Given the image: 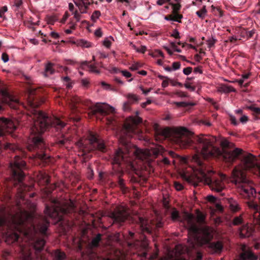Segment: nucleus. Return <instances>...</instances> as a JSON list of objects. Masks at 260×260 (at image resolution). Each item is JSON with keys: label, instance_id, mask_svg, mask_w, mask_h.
<instances>
[{"label": "nucleus", "instance_id": "1", "mask_svg": "<svg viewBox=\"0 0 260 260\" xmlns=\"http://www.w3.org/2000/svg\"><path fill=\"white\" fill-rule=\"evenodd\" d=\"M36 91V88L30 87L28 89L29 105L31 108V113L33 115L34 123L30 128L31 135H40L46 131L50 126L55 127L57 128H61L64 127L66 123L62 122L58 118L52 119L49 117L41 111H38L36 108L38 105L32 101L31 96L34 95ZM32 144L28 146L29 150L34 148L40 149V152L37 153V156L40 159L46 160L50 157L43 151L45 144L42 138L39 136L32 138Z\"/></svg>", "mask_w": 260, "mask_h": 260}, {"label": "nucleus", "instance_id": "2", "mask_svg": "<svg viewBox=\"0 0 260 260\" xmlns=\"http://www.w3.org/2000/svg\"><path fill=\"white\" fill-rule=\"evenodd\" d=\"M192 160L196 162L200 167L194 172V175L187 176L185 173L181 175V177L188 183H192L194 186L198 185V182H204L209 186L211 189L217 192H221L225 188V185L219 179H215L212 181L211 179L212 171H208L206 172L203 168V162L198 154H196L192 156Z\"/></svg>", "mask_w": 260, "mask_h": 260}, {"label": "nucleus", "instance_id": "3", "mask_svg": "<svg viewBox=\"0 0 260 260\" xmlns=\"http://www.w3.org/2000/svg\"><path fill=\"white\" fill-rule=\"evenodd\" d=\"M188 130L184 127L170 128L166 127L164 128H158L155 130V137L162 136L165 138L170 137H174V142L178 144L182 148H186L191 144L192 141L185 136Z\"/></svg>", "mask_w": 260, "mask_h": 260}, {"label": "nucleus", "instance_id": "4", "mask_svg": "<svg viewBox=\"0 0 260 260\" xmlns=\"http://www.w3.org/2000/svg\"><path fill=\"white\" fill-rule=\"evenodd\" d=\"M217 138L210 135L201 134L195 138L199 147L200 154L204 159L217 157L221 154L220 149L215 146Z\"/></svg>", "mask_w": 260, "mask_h": 260}, {"label": "nucleus", "instance_id": "5", "mask_svg": "<svg viewBox=\"0 0 260 260\" xmlns=\"http://www.w3.org/2000/svg\"><path fill=\"white\" fill-rule=\"evenodd\" d=\"M30 216L26 211H21L16 214L13 217L12 223L9 226V231L6 233V242L10 244L16 242L19 238L17 232L24 235L25 226L22 217L27 220H30Z\"/></svg>", "mask_w": 260, "mask_h": 260}, {"label": "nucleus", "instance_id": "6", "mask_svg": "<svg viewBox=\"0 0 260 260\" xmlns=\"http://www.w3.org/2000/svg\"><path fill=\"white\" fill-rule=\"evenodd\" d=\"M74 209V206L72 202H70L68 204L61 205V204L54 200L51 203L50 206H47L45 210V214L52 218L60 221L63 214L72 212Z\"/></svg>", "mask_w": 260, "mask_h": 260}, {"label": "nucleus", "instance_id": "7", "mask_svg": "<svg viewBox=\"0 0 260 260\" xmlns=\"http://www.w3.org/2000/svg\"><path fill=\"white\" fill-rule=\"evenodd\" d=\"M30 216H31L30 220L25 219L22 217L24 220V224L25 226V231H24V236H28L31 237L33 235H36L39 233L43 236H47V230L50 225V222L46 218L42 219L35 227L32 224L33 217L31 214L26 211Z\"/></svg>", "mask_w": 260, "mask_h": 260}, {"label": "nucleus", "instance_id": "8", "mask_svg": "<svg viewBox=\"0 0 260 260\" xmlns=\"http://www.w3.org/2000/svg\"><path fill=\"white\" fill-rule=\"evenodd\" d=\"M232 178L233 179L232 182L237 185L240 191H243L246 193H249V191L253 194L255 193V189L251 186H247L251 181L246 177L245 173L241 169L239 166L235 167L232 173Z\"/></svg>", "mask_w": 260, "mask_h": 260}, {"label": "nucleus", "instance_id": "9", "mask_svg": "<svg viewBox=\"0 0 260 260\" xmlns=\"http://www.w3.org/2000/svg\"><path fill=\"white\" fill-rule=\"evenodd\" d=\"M139 111H136L135 115L130 116L125 120L123 131L129 136L132 134H138L139 132V126L142 123L143 120L139 116Z\"/></svg>", "mask_w": 260, "mask_h": 260}, {"label": "nucleus", "instance_id": "10", "mask_svg": "<svg viewBox=\"0 0 260 260\" xmlns=\"http://www.w3.org/2000/svg\"><path fill=\"white\" fill-rule=\"evenodd\" d=\"M10 165L14 180H18L21 183L24 177L22 170L25 166V162L20 157L16 155L13 162H11Z\"/></svg>", "mask_w": 260, "mask_h": 260}, {"label": "nucleus", "instance_id": "11", "mask_svg": "<svg viewBox=\"0 0 260 260\" xmlns=\"http://www.w3.org/2000/svg\"><path fill=\"white\" fill-rule=\"evenodd\" d=\"M16 128L15 124L11 120L4 117L0 118V150L3 147L1 142L3 135L5 133H12Z\"/></svg>", "mask_w": 260, "mask_h": 260}, {"label": "nucleus", "instance_id": "12", "mask_svg": "<svg viewBox=\"0 0 260 260\" xmlns=\"http://www.w3.org/2000/svg\"><path fill=\"white\" fill-rule=\"evenodd\" d=\"M0 101L14 109H17L19 105L17 98L10 94L6 89H0Z\"/></svg>", "mask_w": 260, "mask_h": 260}, {"label": "nucleus", "instance_id": "13", "mask_svg": "<svg viewBox=\"0 0 260 260\" xmlns=\"http://www.w3.org/2000/svg\"><path fill=\"white\" fill-rule=\"evenodd\" d=\"M255 156L251 153H247L243 156L241 159V166L244 170H251L255 168L257 163Z\"/></svg>", "mask_w": 260, "mask_h": 260}, {"label": "nucleus", "instance_id": "14", "mask_svg": "<svg viewBox=\"0 0 260 260\" xmlns=\"http://www.w3.org/2000/svg\"><path fill=\"white\" fill-rule=\"evenodd\" d=\"M89 141L91 145L89 151L97 150L102 152L106 151V149L103 141L98 139L94 135L90 136Z\"/></svg>", "mask_w": 260, "mask_h": 260}, {"label": "nucleus", "instance_id": "15", "mask_svg": "<svg viewBox=\"0 0 260 260\" xmlns=\"http://www.w3.org/2000/svg\"><path fill=\"white\" fill-rule=\"evenodd\" d=\"M114 108L107 104H96L91 110L92 115H95L96 113H100L102 115H105L113 112Z\"/></svg>", "mask_w": 260, "mask_h": 260}, {"label": "nucleus", "instance_id": "16", "mask_svg": "<svg viewBox=\"0 0 260 260\" xmlns=\"http://www.w3.org/2000/svg\"><path fill=\"white\" fill-rule=\"evenodd\" d=\"M243 150L241 148H236L233 150H224L221 152L225 161L227 162H233L235 161L238 156L242 154Z\"/></svg>", "mask_w": 260, "mask_h": 260}, {"label": "nucleus", "instance_id": "17", "mask_svg": "<svg viewBox=\"0 0 260 260\" xmlns=\"http://www.w3.org/2000/svg\"><path fill=\"white\" fill-rule=\"evenodd\" d=\"M128 213L126 209L123 207H119L117 208L111 214V217L114 218V220L118 222H123L127 218Z\"/></svg>", "mask_w": 260, "mask_h": 260}, {"label": "nucleus", "instance_id": "18", "mask_svg": "<svg viewBox=\"0 0 260 260\" xmlns=\"http://www.w3.org/2000/svg\"><path fill=\"white\" fill-rule=\"evenodd\" d=\"M29 243L32 244L33 248L37 250L40 251L43 249L45 244V241L42 238H37L36 235H33L31 237L28 236H24Z\"/></svg>", "mask_w": 260, "mask_h": 260}, {"label": "nucleus", "instance_id": "19", "mask_svg": "<svg viewBox=\"0 0 260 260\" xmlns=\"http://www.w3.org/2000/svg\"><path fill=\"white\" fill-rule=\"evenodd\" d=\"M194 216L192 214L185 213L184 215V219L187 221V223L189 224L188 231L189 233H192L194 234H198L200 229L198 226L193 223Z\"/></svg>", "mask_w": 260, "mask_h": 260}, {"label": "nucleus", "instance_id": "20", "mask_svg": "<svg viewBox=\"0 0 260 260\" xmlns=\"http://www.w3.org/2000/svg\"><path fill=\"white\" fill-rule=\"evenodd\" d=\"M81 13H86L89 6L93 4V0H73Z\"/></svg>", "mask_w": 260, "mask_h": 260}, {"label": "nucleus", "instance_id": "21", "mask_svg": "<svg viewBox=\"0 0 260 260\" xmlns=\"http://www.w3.org/2000/svg\"><path fill=\"white\" fill-rule=\"evenodd\" d=\"M244 247L242 248V250L243 251L240 254V257L241 260H257L258 257L257 255H255L251 250H245L244 249Z\"/></svg>", "mask_w": 260, "mask_h": 260}, {"label": "nucleus", "instance_id": "22", "mask_svg": "<svg viewBox=\"0 0 260 260\" xmlns=\"http://www.w3.org/2000/svg\"><path fill=\"white\" fill-rule=\"evenodd\" d=\"M253 229L248 225H243L239 230L240 237L245 238L250 237L253 233Z\"/></svg>", "mask_w": 260, "mask_h": 260}, {"label": "nucleus", "instance_id": "23", "mask_svg": "<svg viewBox=\"0 0 260 260\" xmlns=\"http://www.w3.org/2000/svg\"><path fill=\"white\" fill-rule=\"evenodd\" d=\"M217 91L221 93H229L236 92V90L232 86L221 84L217 87Z\"/></svg>", "mask_w": 260, "mask_h": 260}, {"label": "nucleus", "instance_id": "24", "mask_svg": "<svg viewBox=\"0 0 260 260\" xmlns=\"http://www.w3.org/2000/svg\"><path fill=\"white\" fill-rule=\"evenodd\" d=\"M139 222L141 231L143 233H151V231L150 229L149 225L148 224L147 220L143 217H139Z\"/></svg>", "mask_w": 260, "mask_h": 260}, {"label": "nucleus", "instance_id": "25", "mask_svg": "<svg viewBox=\"0 0 260 260\" xmlns=\"http://www.w3.org/2000/svg\"><path fill=\"white\" fill-rule=\"evenodd\" d=\"M208 247L214 252L221 251L223 248V244L220 241L213 242L209 243Z\"/></svg>", "mask_w": 260, "mask_h": 260}, {"label": "nucleus", "instance_id": "26", "mask_svg": "<svg viewBox=\"0 0 260 260\" xmlns=\"http://www.w3.org/2000/svg\"><path fill=\"white\" fill-rule=\"evenodd\" d=\"M54 66V64L50 62H48L45 64V68L43 73L44 76L48 77L54 73L55 70L53 68Z\"/></svg>", "mask_w": 260, "mask_h": 260}, {"label": "nucleus", "instance_id": "27", "mask_svg": "<svg viewBox=\"0 0 260 260\" xmlns=\"http://www.w3.org/2000/svg\"><path fill=\"white\" fill-rule=\"evenodd\" d=\"M21 252L22 255L23 260H32L31 255V252L29 249H28L26 246L22 245L21 246Z\"/></svg>", "mask_w": 260, "mask_h": 260}, {"label": "nucleus", "instance_id": "28", "mask_svg": "<svg viewBox=\"0 0 260 260\" xmlns=\"http://www.w3.org/2000/svg\"><path fill=\"white\" fill-rule=\"evenodd\" d=\"M123 159V152L119 149L115 153L113 160V164H120Z\"/></svg>", "mask_w": 260, "mask_h": 260}, {"label": "nucleus", "instance_id": "29", "mask_svg": "<svg viewBox=\"0 0 260 260\" xmlns=\"http://www.w3.org/2000/svg\"><path fill=\"white\" fill-rule=\"evenodd\" d=\"M53 260H65L66 253L59 249L55 250L52 254Z\"/></svg>", "mask_w": 260, "mask_h": 260}, {"label": "nucleus", "instance_id": "30", "mask_svg": "<svg viewBox=\"0 0 260 260\" xmlns=\"http://www.w3.org/2000/svg\"><path fill=\"white\" fill-rule=\"evenodd\" d=\"M71 109L73 112H74L76 109H77L79 108L78 106H77L78 104H79L80 102V99L79 97L77 96H73L71 100Z\"/></svg>", "mask_w": 260, "mask_h": 260}, {"label": "nucleus", "instance_id": "31", "mask_svg": "<svg viewBox=\"0 0 260 260\" xmlns=\"http://www.w3.org/2000/svg\"><path fill=\"white\" fill-rule=\"evenodd\" d=\"M76 43L77 46L82 48H89L92 46L90 42L83 39L77 40Z\"/></svg>", "mask_w": 260, "mask_h": 260}, {"label": "nucleus", "instance_id": "32", "mask_svg": "<svg viewBox=\"0 0 260 260\" xmlns=\"http://www.w3.org/2000/svg\"><path fill=\"white\" fill-rule=\"evenodd\" d=\"M204 236L201 238V243L205 244L209 242L211 239V236L210 233L206 230H204L203 232Z\"/></svg>", "mask_w": 260, "mask_h": 260}, {"label": "nucleus", "instance_id": "33", "mask_svg": "<svg viewBox=\"0 0 260 260\" xmlns=\"http://www.w3.org/2000/svg\"><path fill=\"white\" fill-rule=\"evenodd\" d=\"M220 145L222 148V152H224V150H227V148L231 147L232 146H233L234 144L232 143H230L225 139H222L220 142Z\"/></svg>", "mask_w": 260, "mask_h": 260}, {"label": "nucleus", "instance_id": "34", "mask_svg": "<svg viewBox=\"0 0 260 260\" xmlns=\"http://www.w3.org/2000/svg\"><path fill=\"white\" fill-rule=\"evenodd\" d=\"M84 66H87L89 68V71L92 73L99 74V71L96 69V67L93 65H88V62L87 61H83L81 63V68L84 69Z\"/></svg>", "mask_w": 260, "mask_h": 260}, {"label": "nucleus", "instance_id": "35", "mask_svg": "<svg viewBox=\"0 0 260 260\" xmlns=\"http://www.w3.org/2000/svg\"><path fill=\"white\" fill-rule=\"evenodd\" d=\"M253 222L254 224L260 225V212L258 210L254 211L253 213Z\"/></svg>", "mask_w": 260, "mask_h": 260}, {"label": "nucleus", "instance_id": "36", "mask_svg": "<svg viewBox=\"0 0 260 260\" xmlns=\"http://www.w3.org/2000/svg\"><path fill=\"white\" fill-rule=\"evenodd\" d=\"M197 213V217H196V220L197 222L199 223H202L204 222L205 216L200 212L199 210H197L196 212Z\"/></svg>", "mask_w": 260, "mask_h": 260}, {"label": "nucleus", "instance_id": "37", "mask_svg": "<svg viewBox=\"0 0 260 260\" xmlns=\"http://www.w3.org/2000/svg\"><path fill=\"white\" fill-rule=\"evenodd\" d=\"M230 207L231 210L234 212H236L239 209L238 204L232 199L230 200Z\"/></svg>", "mask_w": 260, "mask_h": 260}, {"label": "nucleus", "instance_id": "38", "mask_svg": "<svg viewBox=\"0 0 260 260\" xmlns=\"http://www.w3.org/2000/svg\"><path fill=\"white\" fill-rule=\"evenodd\" d=\"M102 235L98 234L96 237L93 238L91 242V245L93 247H96L98 246L100 241L101 240Z\"/></svg>", "mask_w": 260, "mask_h": 260}, {"label": "nucleus", "instance_id": "39", "mask_svg": "<svg viewBox=\"0 0 260 260\" xmlns=\"http://www.w3.org/2000/svg\"><path fill=\"white\" fill-rule=\"evenodd\" d=\"M126 96L128 100V102H129L131 104L136 102L139 100L138 96L136 94L133 93H128L126 95Z\"/></svg>", "mask_w": 260, "mask_h": 260}, {"label": "nucleus", "instance_id": "40", "mask_svg": "<svg viewBox=\"0 0 260 260\" xmlns=\"http://www.w3.org/2000/svg\"><path fill=\"white\" fill-rule=\"evenodd\" d=\"M45 19L47 23L51 25L57 20V18L55 15L47 16Z\"/></svg>", "mask_w": 260, "mask_h": 260}, {"label": "nucleus", "instance_id": "41", "mask_svg": "<svg viewBox=\"0 0 260 260\" xmlns=\"http://www.w3.org/2000/svg\"><path fill=\"white\" fill-rule=\"evenodd\" d=\"M101 12L99 10L94 11L91 16V20L93 22H95L96 20L101 16Z\"/></svg>", "mask_w": 260, "mask_h": 260}, {"label": "nucleus", "instance_id": "42", "mask_svg": "<svg viewBox=\"0 0 260 260\" xmlns=\"http://www.w3.org/2000/svg\"><path fill=\"white\" fill-rule=\"evenodd\" d=\"M171 218L173 221H177L179 220V212L175 209L171 213Z\"/></svg>", "mask_w": 260, "mask_h": 260}, {"label": "nucleus", "instance_id": "43", "mask_svg": "<svg viewBox=\"0 0 260 260\" xmlns=\"http://www.w3.org/2000/svg\"><path fill=\"white\" fill-rule=\"evenodd\" d=\"M173 16H171V20H173L174 21H176L179 23H180L181 19L182 18L183 16L181 14H178V13L173 14Z\"/></svg>", "mask_w": 260, "mask_h": 260}, {"label": "nucleus", "instance_id": "44", "mask_svg": "<svg viewBox=\"0 0 260 260\" xmlns=\"http://www.w3.org/2000/svg\"><path fill=\"white\" fill-rule=\"evenodd\" d=\"M170 5L172 6L173 8V13L176 14L178 13V11L181 8V5L180 3L173 4L170 3Z\"/></svg>", "mask_w": 260, "mask_h": 260}, {"label": "nucleus", "instance_id": "45", "mask_svg": "<svg viewBox=\"0 0 260 260\" xmlns=\"http://www.w3.org/2000/svg\"><path fill=\"white\" fill-rule=\"evenodd\" d=\"M149 55L153 57H157L158 55L161 56L162 58L165 57L163 52L159 50H155L154 52L150 53Z\"/></svg>", "mask_w": 260, "mask_h": 260}, {"label": "nucleus", "instance_id": "46", "mask_svg": "<svg viewBox=\"0 0 260 260\" xmlns=\"http://www.w3.org/2000/svg\"><path fill=\"white\" fill-rule=\"evenodd\" d=\"M248 206L250 208L253 209L254 211L258 210L260 209L258 205L254 202H248Z\"/></svg>", "mask_w": 260, "mask_h": 260}, {"label": "nucleus", "instance_id": "47", "mask_svg": "<svg viewBox=\"0 0 260 260\" xmlns=\"http://www.w3.org/2000/svg\"><path fill=\"white\" fill-rule=\"evenodd\" d=\"M81 14L82 13H81L80 11L78 12V11L76 9L72 12V15H74V17L77 22L80 21L81 18Z\"/></svg>", "mask_w": 260, "mask_h": 260}, {"label": "nucleus", "instance_id": "48", "mask_svg": "<svg viewBox=\"0 0 260 260\" xmlns=\"http://www.w3.org/2000/svg\"><path fill=\"white\" fill-rule=\"evenodd\" d=\"M243 219L241 215L235 217L233 221V224L234 225H238L242 222Z\"/></svg>", "mask_w": 260, "mask_h": 260}, {"label": "nucleus", "instance_id": "49", "mask_svg": "<svg viewBox=\"0 0 260 260\" xmlns=\"http://www.w3.org/2000/svg\"><path fill=\"white\" fill-rule=\"evenodd\" d=\"M149 245L148 241L146 238L145 236L144 237L143 239L141 241L140 245L141 247L143 249H146Z\"/></svg>", "mask_w": 260, "mask_h": 260}, {"label": "nucleus", "instance_id": "50", "mask_svg": "<svg viewBox=\"0 0 260 260\" xmlns=\"http://www.w3.org/2000/svg\"><path fill=\"white\" fill-rule=\"evenodd\" d=\"M134 153L140 159H144L145 158L144 156L143 152L141 149H137L134 152Z\"/></svg>", "mask_w": 260, "mask_h": 260}, {"label": "nucleus", "instance_id": "51", "mask_svg": "<svg viewBox=\"0 0 260 260\" xmlns=\"http://www.w3.org/2000/svg\"><path fill=\"white\" fill-rule=\"evenodd\" d=\"M216 42V40L212 37L211 38L208 39L207 41V44L208 47L209 48H211L212 47L214 46Z\"/></svg>", "mask_w": 260, "mask_h": 260}, {"label": "nucleus", "instance_id": "52", "mask_svg": "<svg viewBox=\"0 0 260 260\" xmlns=\"http://www.w3.org/2000/svg\"><path fill=\"white\" fill-rule=\"evenodd\" d=\"M247 108L253 111L254 113L260 115V108L255 107L253 106H250L247 107Z\"/></svg>", "mask_w": 260, "mask_h": 260}, {"label": "nucleus", "instance_id": "53", "mask_svg": "<svg viewBox=\"0 0 260 260\" xmlns=\"http://www.w3.org/2000/svg\"><path fill=\"white\" fill-rule=\"evenodd\" d=\"M62 80L67 82L66 85L67 87L70 88L72 87V83L71 82V79L68 76L63 77Z\"/></svg>", "mask_w": 260, "mask_h": 260}, {"label": "nucleus", "instance_id": "54", "mask_svg": "<svg viewBox=\"0 0 260 260\" xmlns=\"http://www.w3.org/2000/svg\"><path fill=\"white\" fill-rule=\"evenodd\" d=\"M69 142H70V140L68 139L63 138L61 140H58V142H57V144L59 146L61 147V146H63L65 144H67V143H69Z\"/></svg>", "mask_w": 260, "mask_h": 260}, {"label": "nucleus", "instance_id": "55", "mask_svg": "<svg viewBox=\"0 0 260 260\" xmlns=\"http://www.w3.org/2000/svg\"><path fill=\"white\" fill-rule=\"evenodd\" d=\"M17 147L11 143H7L4 146V148L5 149H10L13 151H14L16 149Z\"/></svg>", "mask_w": 260, "mask_h": 260}, {"label": "nucleus", "instance_id": "56", "mask_svg": "<svg viewBox=\"0 0 260 260\" xmlns=\"http://www.w3.org/2000/svg\"><path fill=\"white\" fill-rule=\"evenodd\" d=\"M103 44L107 48H109L111 45V42L109 40L108 38H106L103 42Z\"/></svg>", "mask_w": 260, "mask_h": 260}, {"label": "nucleus", "instance_id": "57", "mask_svg": "<svg viewBox=\"0 0 260 260\" xmlns=\"http://www.w3.org/2000/svg\"><path fill=\"white\" fill-rule=\"evenodd\" d=\"M131 103L129 102H125L123 105V109L124 111H128L130 110Z\"/></svg>", "mask_w": 260, "mask_h": 260}, {"label": "nucleus", "instance_id": "58", "mask_svg": "<svg viewBox=\"0 0 260 260\" xmlns=\"http://www.w3.org/2000/svg\"><path fill=\"white\" fill-rule=\"evenodd\" d=\"M88 178L90 179H92L93 178L94 173L93 170L90 166L88 167Z\"/></svg>", "mask_w": 260, "mask_h": 260}, {"label": "nucleus", "instance_id": "59", "mask_svg": "<svg viewBox=\"0 0 260 260\" xmlns=\"http://www.w3.org/2000/svg\"><path fill=\"white\" fill-rule=\"evenodd\" d=\"M94 35L98 38H101L102 37L103 32L101 28H99L95 30Z\"/></svg>", "mask_w": 260, "mask_h": 260}, {"label": "nucleus", "instance_id": "60", "mask_svg": "<svg viewBox=\"0 0 260 260\" xmlns=\"http://www.w3.org/2000/svg\"><path fill=\"white\" fill-rule=\"evenodd\" d=\"M192 69L191 67H187L183 69V72L186 75H189L192 72Z\"/></svg>", "mask_w": 260, "mask_h": 260}, {"label": "nucleus", "instance_id": "61", "mask_svg": "<svg viewBox=\"0 0 260 260\" xmlns=\"http://www.w3.org/2000/svg\"><path fill=\"white\" fill-rule=\"evenodd\" d=\"M174 186L177 190H181L183 189V185L178 182H174Z\"/></svg>", "mask_w": 260, "mask_h": 260}, {"label": "nucleus", "instance_id": "62", "mask_svg": "<svg viewBox=\"0 0 260 260\" xmlns=\"http://www.w3.org/2000/svg\"><path fill=\"white\" fill-rule=\"evenodd\" d=\"M121 73L122 75L126 78H129L132 76L131 73L126 70L121 71Z\"/></svg>", "mask_w": 260, "mask_h": 260}, {"label": "nucleus", "instance_id": "63", "mask_svg": "<svg viewBox=\"0 0 260 260\" xmlns=\"http://www.w3.org/2000/svg\"><path fill=\"white\" fill-rule=\"evenodd\" d=\"M207 11H198L196 12L197 15L200 18H204Z\"/></svg>", "mask_w": 260, "mask_h": 260}, {"label": "nucleus", "instance_id": "64", "mask_svg": "<svg viewBox=\"0 0 260 260\" xmlns=\"http://www.w3.org/2000/svg\"><path fill=\"white\" fill-rule=\"evenodd\" d=\"M173 69L176 70L180 68V63L179 62H174L172 64Z\"/></svg>", "mask_w": 260, "mask_h": 260}]
</instances>
